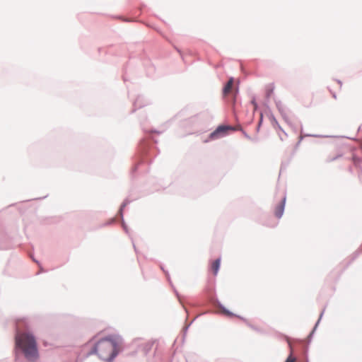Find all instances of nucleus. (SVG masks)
<instances>
[{
    "mask_svg": "<svg viewBox=\"0 0 362 362\" xmlns=\"http://www.w3.org/2000/svg\"><path fill=\"white\" fill-rule=\"evenodd\" d=\"M14 351L16 361H40V353L37 339L25 318L18 320L15 322Z\"/></svg>",
    "mask_w": 362,
    "mask_h": 362,
    "instance_id": "nucleus-1",
    "label": "nucleus"
},
{
    "mask_svg": "<svg viewBox=\"0 0 362 362\" xmlns=\"http://www.w3.org/2000/svg\"><path fill=\"white\" fill-rule=\"evenodd\" d=\"M124 339L122 336L111 334L100 338L86 354V358L97 355L103 361L113 362L117 356L123 351Z\"/></svg>",
    "mask_w": 362,
    "mask_h": 362,
    "instance_id": "nucleus-2",
    "label": "nucleus"
},
{
    "mask_svg": "<svg viewBox=\"0 0 362 362\" xmlns=\"http://www.w3.org/2000/svg\"><path fill=\"white\" fill-rule=\"evenodd\" d=\"M214 303L217 304V305L221 308L223 311V314L229 317H235L242 321H243L247 326L250 327L252 329L255 330L257 332L262 333V330L254 325L251 324L245 317L235 314L228 309L223 304L221 303L216 295V291L214 288L209 289L203 296V300L200 302L191 303L189 305L192 308H202L208 305H214Z\"/></svg>",
    "mask_w": 362,
    "mask_h": 362,
    "instance_id": "nucleus-3",
    "label": "nucleus"
},
{
    "mask_svg": "<svg viewBox=\"0 0 362 362\" xmlns=\"http://www.w3.org/2000/svg\"><path fill=\"white\" fill-rule=\"evenodd\" d=\"M157 143L158 141L151 137L144 138L140 141L137 151V160L132 169V174L136 172L140 164L144 162L149 163L152 162L151 160H149L151 152L154 149L156 150L157 153L155 156L159 153L158 148L156 146Z\"/></svg>",
    "mask_w": 362,
    "mask_h": 362,
    "instance_id": "nucleus-4",
    "label": "nucleus"
},
{
    "mask_svg": "<svg viewBox=\"0 0 362 362\" xmlns=\"http://www.w3.org/2000/svg\"><path fill=\"white\" fill-rule=\"evenodd\" d=\"M234 130L235 128L230 125L220 124L209 134L205 142L223 138L228 134L229 131Z\"/></svg>",
    "mask_w": 362,
    "mask_h": 362,
    "instance_id": "nucleus-5",
    "label": "nucleus"
},
{
    "mask_svg": "<svg viewBox=\"0 0 362 362\" xmlns=\"http://www.w3.org/2000/svg\"><path fill=\"white\" fill-rule=\"evenodd\" d=\"M274 100L276 107L279 112L280 113L281 116L286 123L290 124L289 118L287 115V112L289 110L282 103V102L280 100H278L276 98H274Z\"/></svg>",
    "mask_w": 362,
    "mask_h": 362,
    "instance_id": "nucleus-6",
    "label": "nucleus"
},
{
    "mask_svg": "<svg viewBox=\"0 0 362 362\" xmlns=\"http://www.w3.org/2000/svg\"><path fill=\"white\" fill-rule=\"evenodd\" d=\"M286 194H284L282 197L281 201L276 206L274 209V216L277 218H281L284 213L285 210V206H286Z\"/></svg>",
    "mask_w": 362,
    "mask_h": 362,
    "instance_id": "nucleus-7",
    "label": "nucleus"
},
{
    "mask_svg": "<svg viewBox=\"0 0 362 362\" xmlns=\"http://www.w3.org/2000/svg\"><path fill=\"white\" fill-rule=\"evenodd\" d=\"M193 117H197L198 119L203 122H207L211 121L214 118L212 112L207 109L204 111L200 112L199 113L194 115Z\"/></svg>",
    "mask_w": 362,
    "mask_h": 362,
    "instance_id": "nucleus-8",
    "label": "nucleus"
},
{
    "mask_svg": "<svg viewBox=\"0 0 362 362\" xmlns=\"http://www.w3.org/2000/svg\"><path fill=\"white\" fill-rule=\"evenodd\" d=\"M154 346V341H148L141 344L139 347V351H141L144 356H148L150 352L153 350Z\"/></svg>",
    "mask_w": 362,
    "mask_h": 362,
    "instance_id": "nucleus-9",
    "label": "nucleus"
},
{
    "mask_svg": "<svg viewBox=\"0 0 362 362\" xmlns=\"http://www.w3.org/2000/svg\"><path fill=\"white\" fill-rule=\"evenodd\" d=\"M148 104L147 102L144 101L143 95H138L136 100L133 103V109L132 112H134L137 109H140Z\"/></svg>",
    "mask_w": 362,
    "mask_h": 362,
    "instance_id": "nucleus-10",
    "label": "nucleus"
},
{
    "mask_svg": "<svg viewBox=\"0 0 362 362\" xmlns=\"http://www.w3.org/2000/svg\"><path fill=\"white\" fill-rule=\"evenodd\" d=\"M268 117L272 123V127L276 129H279L280 130L281 132H282V133L284 134V136L286 137L288 136V134L287 133L282 129V127L280 126V124H279L277 119H276L275 116L274 115V114L272 113V111H270V112L269 113L268 115Z\"/></svg>",
    "mask_w": 362,
    "mask_h": 362,
    "instance_id": "nucleus-11",
    "label": "nucleus"
},
{
    "mask_svg": "<svg viewBox=\"0 0 362 362\" xmlns=\"http://www.w3.org/2000/svg\"><path fill=\"white\" fill-rule=\"evenodd\" d=\"M221 257H218L210 265V270L214 276H216L219 272L221 267Z\"/></svg>",
    "mask_w": 362,
    "mask_h": 362,
    "instance_id": "nucleus-12",
    "label": "nucleus"
},
{
    "mask_svg": "<svg viewBox=\"0 0 362 362\" xmlns=\"http://www.w3.org/2000/svg\"><path fill=\"white\" fill-rule=\"evenodd\" d=\"M324 311H325V310H323L320 313L318 320H317V322H315V325H314L313 328L312 329V330L310 331V332L309 333V334H308V340H309V342H310V341H312V339H313V336H314V334H315V331L317 330V327L319 326V324H320V320H321V319H322V315H323V314H324Z\"/></svg>",
    "mask_w": 362,
    "mask_h": 362,
    "instance_id": "nucleus-13",
    "label": "nucleus"
},
{
    "mask_svg": "<svg viewBox=\"0 0 362 362\" xmlns=\"http://www.w3.org/2000/svg\"><path fill=\"white\" fill-rule=\"evenodd\" d=\"M132 200L129 199L128 198H126L122 203L121 204L119 210L117 211V215L120 217L121 220H123L124 217V210L125 207L130 204Z\"/></svg>",
    "mask_w": 362,
    "mask_h": 362,
    "instance_id": "nucleus-14",
    "label": "nucleus"
},
{
    "mask_svg": "<svg viewBox=\"0 0 362 362\" xmlns=\"http://www.w3.org/2000/svg\"><path fill=\"white\" fill-rule=\"evenodd\" d=\"M233 82V77H230L229 81L223 84V87L222 88V95L223 97H225L231 90Z\"/></svg>",
    "mask_w": 362,
    "mask_h": 362,
    "instance_id": "nucleus-15",
    "label": "nucleus"
},
{
    "mask_svg": "<svg viewBox=\"0 0 362 362\" xmlns=\"http://www.w3.org/2000/svg\"><path fill=\"white\" fill-rule=\"evenodd\" d=\"M186 362H201L200 357L194 352H189L185 356Z\"/></svg>",
    "mask_w": 362,
    "mask_h": 362,
    "instance_id": "nucleus-16",
    "label": "nucleus"
},
{
    "mask_svg": "<svg viewBox=\"0 0 362 362\" xmlns=\"http://www.w3.org/2000/svg\"><path fill=\"white\" fill-rule=\"evenodd\" d=\"M305 136H306V137H314V138L333 137L332 136H327V135H322V134H305L304 136H300L298 137V141L301 143Z\"/></svg>",
    "mask_w": 362,
    "mask_h": 362,
    "instance_id": "nucleus-17",
    "label": "nucleus"
},
{
    "mask_svg": "<svg viewBox=\"0 0 362 362\" xmlns=\"http://www.w3.org/2000/svg\"><path fill=\"white\" fill-rule=\"evenodd\" d=\"M361 253H362V245L355 252H354L351 254V255L350 256V260L348 262V265L350 264L352 262H354L356 259H357Z\"/></svg>",
    "mask_w": 362,
    "mask_h": 362,
    "instance_id": "nucleus-18",
    "label": "nucleus"
},
{
    "mask_svg": "<svg viewBox=\"0 0 362 362\" xmlns=\"http://www.w3.org/2000/svg\"><path fill=\"white\" fill-rule=\"evenodd\" d=\"M274 91V83H269L266 86L265 88V98H270Z\"/></svg>",
    "mask_w": 362,
    "mask_h": 362,
    "instance_id": "nucleus-19",
    "label": "nucleus"
},
{
    "mask_svg": "<svg viewBox=\"0 0 362 362\" xmlns=\"http://www.w3.org/2000/svg\"><path fill=\"white\" fill-rule=\"evenodd\" d=\"M172 288H173V290L176 297L177 298L180 303L182 305L185 313L188 315L189 314V310L186 307V305H185L183 301L182 300L180 294L179 293V292L177 291V289L175 288V287L174 286H173V287H172Z\"/></svg>",
    "mask_w": 362,
    "mask_h": 362,
    "instance_id": "nucleus-20",
    "label": "nucleus"
},
{
    "mask_svg": "<svg viewBox=\"0 0 362 362\" xmlns=\"http://www.w3.org/2000/svg\"><path fill=\"white\" fill-rule=\"evenodd\" d=\"M351 161L353 162L354 165L356 168H361V165H361V163L362 162V158H361L360 156H358L356 153H353V155L351 156Z\"/></svg>",
    "mask_w": 362,
    "mask_h": 362,
    "instance_id": "nucleus-21",
    "label": "nucleus"
},
{
    "mask_svg": "<svg viewBox=\"0 0 362 362\" xmlns=\"http://www.w3.org/2000/svg\"><path fill=\"white\" fill-rule=\"evenodd\" d=\"M199 315H197L194 317L189 323L186 324L185 327L182 328V333H183V340L185 339V335L187 332L188 329L192 325V324L198 318Z\"/></svg>",
    "mask_w": 362,
    "mask_h": 362,
    "instance_id": "nucleus-22",
    "label": "nucleus"
},
{
    "mask_svg": "<svg viewBox=\"0 0 362 362\" xmlns=\"http://www.w3.org/2000/svg\"><path fill=\"white\" fill-rule=\"evenodd\" d=\"M288 346H289L291 351H290V354L288 355V356L286 357L284 362H295L296 358L293 356V349H292L291 344L289 342H288Z\"/></svg>",
    "mask_w": 362,
    "mask_h": 362,
    "instance_id": "nucleus-23",
    "label": "nucleus"
},
{
    "mask_svg": "<svg viewBox=\"0 0 362 362\" xmlns=\"http://www.w3.org/2000/svg\"><path fill=\"white\" fill-rule=\"evenodd\" d=\"M269 101H270V98H265L264 101L263 103L264 107L269 111V112H270V111H272L270 109L269 105Z\"/></svg>",
    "mask_w": 362,
    "mask_h": 362,
    "instance_id": "nucleus-24",
    "label": "nucleus"
},
{
    "mask_svg": "<svg viewBox=\"0 0 362 362\" xmlns=\"http://www.w3.org/2000/svg\"><path fill=\"white\" fill-rule=\"evenodd\" d=\"M341 156H342V154H341V153L337 154V156H334L332 158H328L327 159V163H331V162L335 161L337 159H339V158H341Z\"/></svg>",
    "mask_w": 362,
    "mask_h": 362,
    "instance_id": "nucleus-25",
    "label": "nucleus"
},
{
    "mask_svg": "<svg viewBox=\"0 0 362 362\" xmlns=\"http://www.w3.org/2000/svg\"><path fill=\"white\" fill-rule=\"evenodd\" d=\"M143 131H144V132L145 134H148V133H156V134H161V133H162V132L158 131V130H157V129H153V128L151 129L149 131H147V130H146L145 129H143Z\"/></svg>",
    "mask_w": 362,
    "mask_h": 362,
    "instance_id": "nucleus-26",
    "label": "nucleus"
},
{
    "mask_svg": "<svg viewBox=\"0 0 362 362\" xmlns=\"http://www.w3.org/2000/svg\"><path fill=\"white\" fill-rule=\"evenodd\" d=\"M115 218H111L108 221H107L105 223H104L102 225V226H108L112 225L113 223H115Z\"/></svg>",
    "mask_w": 362,
    "mask_h": 362,
    "instance_id": "nucleus-27",
    "label": "nucleus"
},
{
    "mask_svg": "<svg viewBox=\"0 0 362 362\" xmlns=\"http://www.w3.org/2000/svg\"><path fill=\"white\" fill-rule=\"evenodd\" d=\"M122 221V228L123 230H124V232L127 233V234H129V228H128V226H127L125 221H124V218H123V220H121Z\"/></svg>",
    "mask_w": 362,
    "mask_h": 362,
    "instance_id": "nucleus-28",
    "label": "nucleus"
},
{
    "mask_svg": "<svg viewBox=\"0 0 362 362\" xmlns=\"http://www.w3.org/2000/svg\"><path fill=\"white\" fill-rule=\"evenodd\" d=\"M32 259H33V261L34 262H35L38 265V267H39V268L40 269V272H45V269L42 268V265L40 264V262L37 259H36L34 257H32Z\"/></svg>",
    "mask_w": 362,
    "mask_h": 362,
    "instance_id": "nucleus-29",
    "label": "nucleus"
},
{
    "mask_svg": "<svg viewBox=\"0 0 362 362\" xmlns=\"http://www.w3.org/2000/svg\"><path fill=\"white\" fill-rule=\"evenodd\" d=\"M240 131L242 132L245 138L248 140L252 139V136H250L243 128H240Z\"/></svg>",
    "mask_w": 362,
    "mask_h": 362,
    "instance_id": "nucleus-30",
    "label": "nucleus"
},
{
    "mask_svg": "<svg viewBox=\"0 0 362 362\" xmlns=\"http://www.w3.org/2000/svg\"><path fill=\"white\" fill-rule=\"evenodd\" d=\"M263 119H264V115H263V113L261 112L260 113V116H259V119L258 121V123H257V126H259V128H261V126L263 123Z\"/></svg>",
    "mask_w": 362,
    "mask_h": 362,
    "instance_id": "nucleus-31",
    "label": "nucleus"
},
{
    "mask_svg": "<svg viewBox=\"0 0 362 362\" xmlns=\"http://www.w3.org/2000/svg\"><path fill=\"white\" fill-rule=\"evenodd\" d=\"M165 277L167 279V281H168V283L170 284V286L171 287H173V282L171 281V279H170V274L169 272H165Z\"/></svg>",
    "mask_w": 362,
    "mask_h": 362,
    "instance_id": "nucleus-32",
    "label": "nucleus"
},
{
    "mask_svg": "<svg viewBox=\"0 0 362 362\" xmlns=\"http://www.w3.org/2000/svg\"><path fill=\"white\" fill-rule=\"evenodd\" d=\"M250 103L253 105V106H257V103L256 101V98L255 96L252 97L251 101H250Z\"/></svg>",
    "mask_w": 362,
    "mask_h": 362,
    "instance_id": "nucleus-33",
    "label": "nucleus"
},
{
    "mask_svg": "<svg viewBox=\"0 0 362 362\" xmlns=\"http://www.w3.org/2000/svg\"><path fill=\"white\" fill-rule=\"evenodd\" d=\"M110 346H111L110 343V342H107V344L103 346V352L106 351L110 348Z\"/></svg>",
    "mask_w": 362,
    "mask_h": 362,
    "instance_id": "nucleus-34",
    "label": "nucleus"
},
{
    "mask_svg": "<svg viewBox=\"0 0 362 362\" xmlns=\"http://www.w3.org/2000/svg\"><path fill=\"white\" fill-rule=\"evenodd\" d=\"M158 356L157 355V354H156V350L155 349V350L153 351V359H154V361H153V362H158V361H158Z\"/></svg>",
    "mask_w": 362,
    "mask_h": 362,
    "instance_id": "nucleus-35",
    "label": "nucleus"
},
{
    "mask_svg": "<svg viewBox=\"0 0 362 362\" xmlns=\"http://www.w3.org/2000/svg\"><path fill=\"white\" fill-rule=\"evenodd\" d=\"M159 267L163 271L164 274H165V272H168V271L165 269L164 265L163 264L160 263Z\"/></svg>",
    "mask_w": 362,
    "mask_h": 362,
    "instance_id": "nucleus-36",
    "label": "nucleus"
},
{
    "mask_svg": "<svg viewBox=\"0 0 362 362\" xmlns=\"http://www.w3.org/2000/svg\"><path fill=\"white\" fill-rule=\"evenodd\" d=\"M259 139L258 136L252 137V139H250V141L255 142V143H257L259 141Z\"/></svg>",
    "mask_w": 362,
    "mask_h": 362,
    "instance_id": "nucleus-37",
    "label": "nucleus"
},
{
    "mask_svg": "<svg viewBox=\"0 0 362 362\" xmlns=\"http://www.w3.org/2000/svg\"><path fill=\"white\" fill-rule=\"evenodd\" d=\"M47 197V195H45V196L42 197H37V198L33 199L32 200H41V199H45ZM30 200L31 199H30L29 201H30Z\"/></svg>",
    "mask_w": 362,
    "mask_h": 362,
    "instance_id": "nucleus-38",
    "label": "nucleus"
},
{
    "mask_svg": "<svg viewBox=\"0 0 362 362\" xmlns=\"http://www.w3.org/2000/svg\"><path fill=\"white\" fill-rule=\"evenodd\" d=\"M235 95H234V100H236V95L239 92V88L238 86L236 88V89L235 90Z\"/></svg>",
    "mask_w": 362,
    "mask_h": 362,
    "instance_id": "nucleus-39",
    "label": "nucleus"
},
{
    "mask_svg": "<svg viewBox=\"0 0 362 362\" xmlns=\"http://www.w3.org/2000/svg\"><path fill=\"white\" fill-rule=\"evenodd\" d=\"M96 338V336H93L92 338H90L88 341L86 343V344H88L89 343L92 342Z\"/></svg>",
    "mask_w": 362,
    "mask_h": 362,
    "instance_id": "nucleus-40",
    "label": "nucleus"
},
{
    "mask_svg": "<svg viewBox=\"0 0 362 362\" xmlns=\"http://www.w3.org/2000/svg\"><path fill=\"white\" fill-rule=\"evenodd\" d=\"M300 143L297 141V143L296 144L295 146H294V151L297 150L298 146H300Z\"/></svg>",
    "mask_w": 362,
    "mask_h": 362,
    "instance_id": "nucleus-41",
    "label": "nucleus"
},
{
    "mask_svg": "<svg viewBox=\"0 0 362 362\" xmlns=\"http://www.w3.org/2000/svg\"><path fill=\"white\" fill-rule=\"evenodd\" d=\"M117 18L122 19L124 21H129V20H128L127 18H123L122 16H117Z\"/></svg>",
    "mask_w": 362,
    "mask_h": 362,
    "instance_id": "nucleus-42",
    "label": "nucleus"
},
{
    "mask_svg": "<svg viewBox=\"0 0 362 362\" xmlns=\"http://www.w3.org/2000/svg\"><path fill=\"white\" fill-rule=\"evenodd\" d=\"M75 362H83V359L79 358L78 356L76 358Z\"/></svg>",
    "mask_w": 362,
    "mask_h": 362,
    "instance_id": "nucleus-43",
    "label": "nucleus"
},
{
    "mask_svg": "<svg viewBox=\"0 0 362 362\" xmlns=\"http://www.w3.org/2000/svg\"><path fill=\"white\" fill-rule=\"evenodd\" d=\"M332 97H333L334 99H337V94H336V93L332 92Z\"/></svg>",
    "mask_w": 362,
    "mask_h": 362,
    "instance_id": "nucleus-44",
    "label": "nucleus"
},
{
    "mask_svg": "<svg viewBox=\"0 0 362 362\" xmlns=\"http://www.w3.org/2000/svg\"><path fill=\"white\" fill-rule=\"evenodd\" d=\"M336 81H337V82L339 84V86H342V81H341V80L337 79V80H336Z\"/></svg>",
    "mask_w": 362,
    "mask_h": 362,
    "instance_id": "nucleus-45",
    "label": "nucleus"
},
{
    "mask_svg": "<svg viewBox=\"0 0 362 362\" xmlns=\"http://www.w3.org/2000/svg\"><path fill=\"white\" fill-rule=\"evenodd\" d=\"M254 107V110L256 111L259 109V105H257V106H253Z\"/></svg>",
    "mask_w": 362,
    "mask_h": 362,
    "instance_id": "nucleus-46",
    "label": "nucleus"
},
{
    "mask_svg": "<svg viewBox=\"0 0 362 362\" xmlns=\"http://www.w3.org/2000/svg\"><path fill=\"white\" fill-rule=\"evenodd\" d=\"M259 130H260V128H259V126L257 125V127H256V132L258 133L259 132Z\"/></svg>",
    "mask_w": 362,
    "mask_h": 362,
    "instance_id": "nucleus-47",
    "label": "nucleus"
},
{
    "mask_svg": "<svg viewBox=\"0 0 362 362\" xmlns=\"http://www.w3.org/2000/svg\"><path fill=\"white\" fill-rule=\"evenodd\" d=\"M303 125L300 124V132L303 133Z\"/></svg>",
    "mask_w": 362,
    "mask_h": 362,
    "instance_id": "nucleus-48",
    "label": "nucleus"
},
{
    "mask_svg": "<svg viewBox=\"0 0 362 362\" xmlns=\"http://www.w3.org/2000/svg\"><path fill=\"white\" fill-rule=\"evenodd\" d=\"M279 139L281 140V141H284V136H281L279 134Z\"/></svg>",
    "mask_w": 362,
    "mask_h": 362,
    "instance_id": "nucleus-49",
    "label": "nucleus"
},
{
    "mask_svg": "<svg viewBox=\"0 0 362 362\" xmlns=\"http://www.w3.org/2000/svg\"><path fill=\"white\" fill-rule=\"evenodd\" d=\"M279 139L281 140V141H284V136H281L279 134Z\"/></svg>",
    "mask_w": 362,
    "mask_h": 362,
    "instance_id": "nucleus-50",
    "label": "nucleus"
},
{
    "mask_svg": "<svg viewBox=\"0 0 362 362\" xmlns=\"http://www.w3.org/2000/svg\"><path fill=\"white\" fill-rule=\"evenodd\" d=\"M133 247H134V249L135 252H136V247L134 244H133Z\"/></svg>",
    "mask_w": 362,
    "mask_h": 362,
    "instance_id": "nucleus-51",
    "label": "nucleus"
},
{
    "mask_svg": "<svg viewBox=\"0 0 362 362\" xmlns=\"http://www.w3.org/2000/svg\"><path fill=\"white\" fill-rule=\"evenodd\" d=\"M307 362H309L308 359L307 358Z\"/></svg>",
    "mask_w": 362,
    "mask_h": 362,
    "instance_id": "nucleus-52",
    "label": "nucleus"
},
{
    "mask_svg": "<svg viewBox=\"0 0 362 362\" xmlns=\"http://www.w3.org/2000/svg\"><path fill=\"white\" fill-rule=\"evenodd\" d=\"M0 249H4V247H0Z\"/></svg>",
    "mask_w": 362,
    "mask_h": 362,
    "instance_id": "nucleus-53",
    "label": "nucleus"
}]
</instances>
